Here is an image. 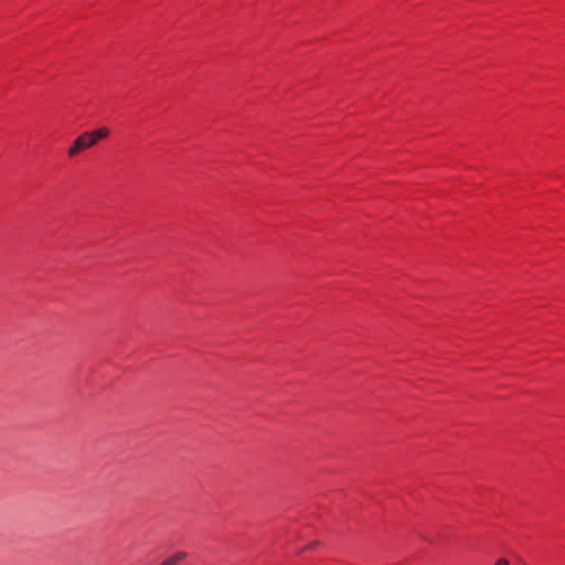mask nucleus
<instances>
[{
	"mask_svg": "<svg viewBox=\"0 0 565 565\" xmlns=\"http://www.w3.org/2000/svg\"><path fill=\"white\" fill-rule=\"evenodd\" d=\"M195 562V559L184 551H177L172 553L167 559H164L161 565H177L181 562Z\"/></svg>",
	"mask_w": 565,
	"mask_h": 565,
	"instance_id": "f03ea898",
	"label": "nucleus"
},
{
	"mask_svg": "<svg viewBox=\"0 0 565 565\" xmlns=\"http://www.w3.org/2000/svg\"><path fill=\"white\" fill-rule=\"evenodd\" d=\"M97 143L100 139H104L109 136L110 130L107 127H100L96 130L89 131Z\"/></svg>",
	"mask_w": 565,
	"mask_h": 565,
	"instance_id": "7ed1b4c3",
	"label": "nucleus"
},
{
	"mask_svg": "<svg viewBox=\"0 0 565 565\" xmlns=\"http://www.w3.org/2000/svg\"><path fill=\"white\" fill-rule=\"evenodd\" d=\"M96 145L92 134L89 131H86L84 134H82L81 136H78L74 141L73 143L71 145V147L68 148V156L70 157H75L77 156L81 151L83 150H86L88 148H92Z\"/></svg>",
	"mask_w": 565,
	"mask_h": 565,
	"instance_id": "f257e3e1",
	"label": "nucleus"
},
{
	"mask_svg": "<svg viewBox=\"0 0 565 565\" xmlns=\"http://www.w3.org/2000/svg\"><path fill=\"white\" fill-rule=\"evenodd\" d=\"M320 544H321V543H320L319 541H315V542H312L311 544H309V545L307 546V548H312V547L318 546V545H320Z\"/></svg>",
	"mask_w": 565,
	"mask_h": 565,
	"instance_id": "39448f33",
	"label": "nucleus"
},
{
	"mask_svg": "<svg viewBox=\"0 0 565 565\" xmlns=\"http://www.w3.org/2000/svg\"><path fill=\"white\" fill-rule=\"evenodd\" d=\"M495 565H509V561L505 558H500L495 562Z\"/></svg>",
	"mask_w": 565,
	"mask_h": 565,
	"instance_id": "20e7f679",
	"label": "nucleus"
}]
</instances>
